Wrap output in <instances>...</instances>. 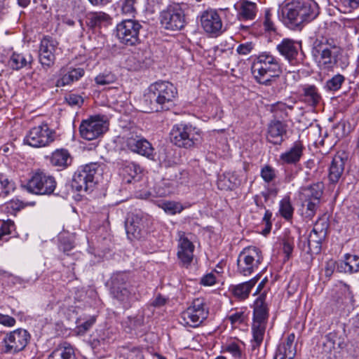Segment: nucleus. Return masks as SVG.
Segmentation results:
<instances>
[{
    "label": "nucleus",
    "mask_w": 359,
    "mask_h": 359,
    "mask_svg": "<svg viewBox=\"0 0 359 359\" xmlns=\"http://www.w3.org/2000/svg\"><path fill=\"white\" fill-rule=\"evenodd\" d=\"M280 213L286 219L292 217L294 208L289 197H285L280 202Z\"/></svg>",
    "instance_id": "a18cd8bd"
},
{
    "label": "nucleus",
    "mask_w": 359,
    "mask_h": 359,
    "mask_svg": "<svg viewBox=\"0 0 359 359\" xmlns=\"http://www.w3.org/2000/svg\"><path fill=\"white\" fill-rule=\"evenodd\" d=\"M318 14V5L313 0H292L278 10L279 18L290 29L312 21Z\"/></svg>",
    "instance_id": "f03ea898"
},
{
    "label": "nucleus",
    "mask_w": 359,
    "mask_h": 359,
    "mask_svg": "<svg viewBox=\"0 0 359 359\" xmlns=\"http://www.w3.org/2000/svg\"><path fill=\"white\" fill-rule=\"evenodd\" d=\"M216 282V277L212 273H210L204 276L201 280V283L205 286L213 285Z\"/></svg>",
    "instance_id": "e2e57ef3"
},
{
    "label": "nucleus",
    "mask_w": 359,
    "mask_h": 359,
    "mask_svg": "<svg viewBox=\"0 0 359 359\" xmlns=\"http://www.w3.org/2000/svg\"><path fill=\"white\" fill-rule=\"evenodd\" d=\"M150 217L140 210L132 212L125 222L126 231L130 239L140 238L142 231L149 225Z\"/></svg>",
    "instance_id": "4468645a"
},
{
    "label": "nucleus",
    "mask_w": 359,
    "mask_h": 359,
    "mask_svg": "<svg viewBox=\"0 0 359 359\" xmlns=\"http://www.w3.org/2000/svg\"><path fill=\"white\" fill-rule=\"evenodd\" d=\"M201 24L204 31L212 36H217L223 32L222 18L215 10H207L201 16Z\"/></svg>",
    "instance_id": "6ab92c4d"
},
{
    "label": "nucleus",
    "mask_w": 359,
    "mask_h": 359,
    "mask_svg": "<svg viewBox=\"0 0 359 359\" xmlns=\"http://www.w3.org/2000/svg\"><path fill=\"white\" fill-rule=\"evenodd\" d=\"M48 359H76L74 348L64 343L51 353Z\"/></svg>",
    "instance_id": "e433bc0d"
},
{
    "label": "nucleus",
    "mask_w": 359,
    "mask_h": 359,
    "mask_svg": "<svg viewBox=\"0 0 359 359\" xmlns=\"http://www.w3.org/2000/svg\"><path fill=\"white\" fill-rule=\"evenodd\" d=\"M339 292L341 294L344 295V297L341 298V302L344 304L353 303V294L350 290L348 285L344 284L339 288Z\"/></svg>",
    "instance_id": "603ef678"
},
{
    "label": "nucleus",
    "mask_w": 359,
    "mask_h": 359,
    "mask_svg": "<svg viewBox=\"0 0 359 359\" xmlns=\"http://www.w3.org/2000/svg\"><path fill=\"white\" fill-rule=\"evenodd\" d=\"M119 352L126 359H144L142 351L138 347L124 346L120 347Z\"/></svg>",
    "instance_id": "a19ab883"
},
{
    "label": "nucleus",
    "mask_w": 359,
    "mask_h": 359,
    "mask_svg": "<svg viewBox=\"0 0 359 359\" xmlns=\"http://www.w3.org/2000/svg\"><path fill=\"white\" fill-rule=\"evenodd\" d=\"M300 46L294 40L290 39H283L280 43L276 46V50L280 55L285 58L291 65L297 63V57L299 53Z\"/></svg>",
    "instance_id": "5701e85b"
},
{
    "label": "nucleus",
    "mask_w": 359,
    "mask_h": 359,
    "mask_svg": "<svg viewBox=\"0 0 359 359\" xmlns=\"http://www.w3.org/2000/svg\"><path fill=\"white\" fill-rule=\"evenodd\" d=\"M65 99L67 103L72 107H80L83 103V97L76 94H68Z\"/></svg>",
    "instance_id": "5fc2aeb1"
},
{
    "label": "nucleus",
    "mask_w": 359,
    "mask_h": 359,
    "mask_svg": "<svg viewBox=\"0 0 359 359\" xmlns=\"http://www.w3.org/2000/svg\"><path fill=\"white\" fill-rule=\"evenodd\" d=\"M29 332L24 329H17L6 334L4 339V352L13 354L23 350L29 339Z\"/></svg>",
    "instance_id": "dca6fc26"
},
{
    "label": "nucleus",
    "mask_w": 359,
    "mask_h": 359,
    "mask_svg": "<svg viewBox=\"0 0 359 359\" xmlns=\"http://www.w3.org/2000/svg\"><path fill=\"white\" fill-rule=\"evenodd\" d=\"M140 23L135 20H124L116 25V36L119 42L126 46H135L140 42Z\"/></svg>",
    "instance_id": "f8f14e48"
},
{
    "label": "nucleus",
    "mask_w": 359,
    "mask_h": 359,
    "mask_svg": "<svg viewBox=\"0 0 359 359\" xmlns=\"http://www.w3.org/2000/svg\"><path fill=\"white\" fill-rule=\"evenodd\" d=\"M50 163L58 170H64L72 163V157L67 149H56L50 156Z\"/></svg>",
    "instance_id": "7c9ffc66"
},
{
    "label": "nucleus",
    "mask_w": 359,
    "mask_h": 359,
    "mask_svg": "<svg viewBox=\"0 0 359 359\" xmlns=\"http://www.w3.org/2000/svg\"><path fill=\"white\" fill-rule=\"evenodd\" d=\"M262 261V253L258 248H245L237 258V273L244 276H250L258 269Z\"/></svg>",
    "instance_id": "6e6552de"
},
{
    "label": "nucleus",
    "mask_w": 359,
    "mask_h": 359,
    "mask_svg": "<svg viewBox=\"0 0 359 359\" xmlns=\"http://www.w3.org/2000/svg\"><path fill=\"white\" fill-rule=\"evenodd\" d=\"M336 334L334 332H330L325 336L323 346L324 352L330 353L334 348L335 345Z\"/></svg>",
    "instance_id": "3c124183"
},
{
    "label": "nucleus",
    "mask_w": 359,
    "mask_h": 359,
    "mask_svg": "<svg viewBox=\"0 0 359 359\" xmlns=\"http://www.w3.org/2000/svg\"><path fill=\"white\" fill-rule=\"evenodd\" d=\"M305 147L301 141L294 142L291 147L280 155L282 164H296L303 156Z\"/></svg>",
    "instance_id": "a878e982"
},
{
    "label": "nucleus",
    "mask_w": 359,
    "mask_h": 359,
    "mask_svg": "<svg viewBox=\"0 0 359 359\" xmlns=\"http://www.w3.org/2000/svg\"><path fill=\"white\" fill-rule=\"evenodd\" d=\"M55 139V132L47 123L32 128L24 138V143L32 147H43L49 145Z\"/></svg>",
    "instance_id": "9b49d317"
},
{
    "label": "nucleus",
    "mask_w": 359,
    "mask_h": 359,
    "mask_svg": "<svg viewBox=\"0 0 359 359\" xmlns=\"http://www.w3.org/2000/svg\"><path fill=\"white\" fill-rule=\"evenodd\" d=\"M327 224L317 222L309 237L304 241L303 250L311 255H318L321 251L322 241L327 234Z\"/></svg>",
    "instance_id": "2eb2a0df"
},
{
    "label": "nucleus",
    "mask_w": 359,
    "mask_h": 359,
    "mask_svg": "<svg viewBox=\"0 0 359 359\" xmlns=\"http://www.w3.org/2000/svg\"><path fill=\"white\" fill-rule=\"evenodd\" d=\"M336 267V262L333 259L328 260L325 266V275L327 278H330L333 274Z\"/></svg>",
    "instance_id": "680f3d73"
},
{
    "label": "nucleus",
    "mask_w": 359,
    "mask_h": 359,
    "mask_svg": "<svg viewBox=\"0 0 359 359\" xmlns=\"http://www.w3.org/2000/svg\"><path fill=\"white\" fill-rule=\"evenodd\" d=\"M341 4L349 11L359 7V0H340Z\"/></svg>",
    "instance_id": "338daca9"
},
{
    "label": "nucleus",
    "mask_w": 359,
    "mask_h": 359,
    "mask_svg": "<svg viewBox=\"0 0 359 359\" xmlns=\"http://www.w3.org/2000/svg\"><path fill=\"white\" fill-rule=\"evenodd\" d=\"M189 9L187 3H172L161 13V25L166 29L181 30L187 23L186 15Z\"/></svg>",
    "instance_id": "0eeeda50"
},
{
    "label": "nucleus",
    "mask_w": 359,
    "mask_h": 359,
    "mask_svg": "<svg viewBox=\"0 0 359 359\" xmlns=\"http://www.w3.org/2000/svg\"><path fill=\"white\" fill-rule=\"evenodd\" d=\"M225 351L230 353L236 359H239L242 356L241 348L235 342L227 344L225 346Z\"/></svg>",
    "instance_id": "4d7b16f0"
},
{
    "label": "nucleus",
    "mask_w": 359,
    "mask_h": 359,
    "mask_svg": "<svg viewBox=\"0 0 359 359\" xmlns=\"http://www.w3.org/2000/svg\"><path fill=\"white\" fill-rule=\"evenodd\" d=\"M86 25L91 29L107 27L111 23V18L104 12H92L86 15Z\"/></svg>",
    "instance_id": "c85d7f7f"
},
{
    "label": "nucleus",
    "mask_w": 359,
    "mask_h": 359,
    "mask_svg": "<svg viewBox=\"0 0 359 359\" xmlns=\"http://www.w3.org/2000/svg\"><path fill=\"white\" fill-rule=\"evenodd\" d=\"M347 155L344 152L337 153L332 160L329 168L328 177L331 182L337 183L340 180L344 171Z\"/></svg>",
    "instance_id": "393cba45"
},
{
    "label": "nucleus",
    "mask_w": 359,
    "mask_h": 359,
    "mask_svg": "<svg viewBox=\"0 0 359 359\" xmlns=\"http://www.w3.org/2000/svg\"><path fill=\"white\" fill-rule=\"evenodd\" d=\"M311 55L321 69L333 71L334 68H340L344 70L349 65L348 55L331 38L316 39L312 45Z\"/></svg>",
    "instance_id": "f257e3e1"
},
{
    "label": "nucleus",
    "mask_w": 359,
    "mask_h": 359,
    "mask_svg": "<svg viewBox=\"0 0 359 359\" xmlns=\"http://www.w3.org/2000/svg\"><path fill=\"white\" fill-rule=\"evenodd\" d=\"M345 80L344 75L337 74L326 81L325 84V89L330 92L337 91L341 88Z\"/></svg>",
    "instance_id": "79ce46f5"
},
{
    "label": "nucleus",
    "mask_w": 359,
    "mask_h": 359,
    "mask_svg": "<svg viewBox=\"0 0 359 359\" xmlns=\"http://www.w3.org/2000/svg\"><path fill=\"white\" fill-rule=\"evenodd\" d=\"M263 25L266 32H276V27L273 20H271V14L269 10H266L265 11Z\"/></svg>",
    "instance_id": "13d9d810"
},
{
    "label": "nucleus",
    "mask_w": 359,
    "mask_h": 359,
    "mask_svg": "<svg viewBox=\"0 0 359 359\" xmlns=\"http://www.w3.org/2000/svg\"><path fill=\"white\" fill-rule=\"evenodd\" d=\"M15 322L14 318L0 313V324L7 327H13L15 325Z\"/></svg>",
    "instance_id": "052dcab7"
},
{
    "label": "nucleus",
    "mask_w": 359,
    "mask_h": 359,
    "mask_svg": "<svg viewBox=\"0 0 359 359\" xmlns=\"http://www.w3.org/2000/svg\"><path fill=\"white\" fill-rule=\"evenodd\" d=\"M15 229V226L14 222L11 220L8 219L6 221H3L0 222V241L4 240L7 241V238L4 239V237L6 236L10 235L12 233L13 231H14Z\"/></svg>",
    "instance_id": "09e8293b"
},
{
    "label": "nucleus",
    "mask_w": 359,
    "mask_h": 359,
    "mask_svg": "<svg viewBox=\"0 0 359 359\" xmlns=\"http://www.w3.org/2000/svg\"><path fill=\"white\" fill-rule=\"evenodd\" d=\"M259 278V276H257L248 281L233 285L231 291L233 295L241 299L248 298L252 288L255 285Z\"/></svg>",
    "instance_id": "72a5a7b5"
},
{
    "label": "nucleus",
    "mask_w": 359,
    "mask_h": 359,
    "mask_svg": "<svg viewBox=\"0 0 359 359\" xmlns=\"http://www.w3.org/2000/svg\"><path fill=\"white\" fill-rule=\"evenodd\" d=\"M194 244L187 237H180L177 257L183 266L188 267L190 265L194 257Z\"/></svg>",
    "instance_id": "cd10ccee"
},
{
    "label": "nucleus",
    "mask_w": 359,
    "mask_h": 359,
    "mask_svg": "<svg viewBox=\"0 0 359 359\" xmlns=\"http://www.w3.org/2000/svg\"><path fill=\"white\" fill-rule=\"evenodd\" d=\"M109 285L110 292L132 285L130 283V276L126 272L114 273L111 276Z\"/></svg>",
    "instance_id": "f704fd0d"
},
{
    "label": "nucleus",
    "mask_w": 359,
    "mask_h": 359,
    "mask_svg": "<svg viewBox=\"0 0 359 359\" xmlns=\"http://www.w3.org/2000/svg\"><path fill=\"white\" fill-rule=\"evenodd\" d=\"M340 271L355 273L359 271V257L353 255H346L345 261L339 266Z\"/></svg>",
    "instance_id": "58836bf2"
},
{
    "label": "nucleus",
    "mask_w": 359,
    "mask_h": 359,
    "mask_svg": "<svg viewBox=\"0 0 359 359\" xmlns=\"http://www.w3.org/2000/svg\"><path fill=\"white\" fill-rule=\"evenodd\" d=\"M141 172V168L133 162H126L121 168L123 180L130 184Z\"/></svg>",
    "instance_id": "4c0bfd02"
},
{
    "label": "nucleus",
    "mask_w": 359,
    "mask_h": 359,
    "mask_svg": "<svg viewBox=\"0 0 359 359\" xmlns=\"http://www.w3.org/2000/svg\"><path fill=\"white\" fill-rule=\"evenodd\" d=\"M94 80L97 86H104L114 83L116 77L111 72L104 71L97 75Z\"/></svg>",
    "instance_id": "37998d69"
},
{
    "label": "nucleus",
    "mask_w": 359,
    "mask_h": 359,
    "mask_svg": "<svg viewBox=\"0 0 359 359\" xmlns=\"http://www.w3.org/2000/svg\"><path fill=\"white\" fill-rule=\"evenodd\" d=\"M170 142L177 147L191 149L197 147L202 142L201 130L189 123H177L172 126L169 133Z\"/></svg>",
    "instance_id": "423d86ee"
},
{
    "label": "nucleus",
    "mask_w": 359,
    "mask_h": 359,
    "mask_svg": "<svg viewBox=\"0 0 359 359\" xmlns=\"http://www.w3.org/2000/svg\"><path fill=\"white\" fill-rule=\"evenodd\" d=\"M98 168L97 163H91L78 169L73 175L72 188L76 191H92L96 184Z\"/></svg>",
    "instance_id": "1a4fd4ad"
},
{
    "label": "nucleus",
    "mask_w": 359,
    "mask_h": 359,
    "mask_svg": "<svg viewBox=\"0 0 359 359\" xmlns=\"http://www.w3.org/2000/svg\"><path fill=\"white\" fill-rule=\"evenodd\" d=\"M57 186L54 177L41 170L33 174L22 187L28 192L36 195H50L53 194Z\"/></svg>",
    "instance_id": "9d476101"
},
{
    "label": "nucleus",
    "mask_w": 359,
    "mask_h": 359,
    "mask_svg": "<svg viewBox=\"0 0 359 359\" xmlns=\"http://www.w3.org/2000/svg\"><path fill=\"white\" fill-rule=\"evenodd\" d=\"M143 314H137L135 316H128L126 320L123 322V325L128 328L129 330H135L141 327L144 324Z\"/></svg>",
    "instance_id": "c03bdc74"
},
{
    "label": "nucleus",
    "mask_w": 359,
    "mask_h": 359,
    "mask_svg": "<svg viewBox=\"0 0 359 359\" xmlns=\"http://www.w3.org/2000/svg\"><path fill=\"white\" fill-rule=\"evenodd\" d=\"M303 101L309 106L316 107L322 100L318 88L314 85L306 84L302 87Z\"/></svg>",
    "instance_id": "2f4dec72"
},
{
    "label": "nucleus",
    "mask_w": 359,
    "mask_h": 359,
    "mask_svg": "<svg viewBox=\"0 0 359 359\" xmlns=\"http://www.w3.org/2000/svg\"><path fill=\"white\" fill-rule=\"evenodd\" d=\"M252 72L258 83L268 86L272 78L281 74L282 67L280 60L275 56L270 53H263L254 62Z\"/></svg>",
    "instance_id": "20e7f679"
},
{
    "label": "nucleus",
    "mask_w": 359,
    "mask_h": 359,
    "mask_svg": "<svg viewBox=\"0 0 359 359\" xmlns=\"http://www.w3.org/2000/svg\"><path fill=\"white\" fill-rule=\"evenodd\" d=\"M266 294H261L254 303L253 318L252 324V350L258 348L264 339L269 318V309L266 304Z\"/></svg>",
    "instance_id": "39448f33"
},
{
    "label": "nucleus",
    "mask_w": 359,
    "mask_h": 359,
    "mask_svg": "<svg viewBox=\"0 0 359 359\" xmlns=\"http://www.w3.org/2000/svg\"><path fill=\"white\" fill-rule=\"evenodd\" d=\"M106 130V123L97 118L83 121L79 127L81 136L87 140L97 138Z\"/></svg>",
    "instance_id": "aec40b11"
},
{
    "label": "nucleus",
    "mask_w": 359,
    "mask_h": 359,
    "mask_svg": "<svg viewBox=\"0 0 359 359\" xmlns=\"http://www.w3.org/2000/svg\"><path fill=\"white\" fill-rule=\"evenodd\" d=\"M34 59L31 54L23 55L13 53L10 58L9 65L14 70H20L22 68L31 69V65Z\"/></svg>",
    "instance_id": "473e14b6"
},
{
    "label": "nucleus",
    "mask_w": 359,
    "mask_h": 359,
    "mask_svg": "<svg viewBox=\"0 0 359 359\" xmlns=\"http://www.w3.org/2000/svg\"><path fill=\"white\" fill-rule=\"evenodd\" d=\"M234 8L236 17L241 21L253 20L258 13L257 4L249 0H238L234 4Z\"/></svg>",
    "instance_id": "4be33fe9"
},
{
    "label": "nucleus",
    "mask_w": 359,
    "mask_h": 359,
    "mask_svg": "<svg viewBox=\"0 0 359 359\" xmlns=\"http://www.w3.org/2000/svg\"><path fill=\"white\" fill-rule=\"evenodd\" d=\"M271 217H272V213L269 210H266L265 211V214H264V217H263V221L266 224V228L264 230V234H266V233H269L270 231H271V223L270 219H271Z\"/></svg>",
    "instance_id": "0e129e2a"
},
{
    "label": "nucleus",
    "mask_w": 359,
    "mask_h": 359,
    "mask_svg": "<svg viewBox=\"0 0 359 359\" xmlns=\"http://www.w3.org/2000/svg\"><path fill=\"white\" fill-rule=\"evenodd\" d=\"M110 293L125 309L130 308L132 304L138 299L136 288L133 285L111 291Z\"/></svg>",
    "instance_id": "b1692460"
},
{
    "label": "nucleus",
    "mask_w": 359,
    "mask_h": 359,
    "mask_svg": "<svg viewBox=\"0 0 359 359\" xmlns=\"http://www.w3.org/2000/svg\"><path fill=\"white\" fill-rule=\"evenodd\" d=\"M95 321V318H93L88 320H86V322L82 323L81 325L78 326L77 329H78L79 333H81V334L85 333L86 331H88L91 327V326L94 324Z\"/></svg>",
    "instance_id": "69168bd1"
},
{
    "label": "nucleus",
    "mask_w": 359,
    "mask_h": 359,
    "mask_svg": "<svg viewBox=\"0 0 359 359\" xmlns=\"http://www.w3.org/2000/svg\"><path fill=\"white\" fill-rule=\"evenodd\" d=\"M162 209L169 215H175L180 213L183 210L182 205L180 203L174 201H165L161 205Z\"/></svg>",
    "instance_id": "de8ad7c7"
},
{
    "label": "nucleus",
    "mask_w": 359,
    "mask_h": 359,
    "mask_svg": "<svg viewBox=\"0 0 359 359\" xmlns=\"http://www.w3.org/2000/svg\"><path fill=\"white\" fill-rule=\"evenodd\" d=\"M229 319L232 325L241 324L243 321V313L242 312H236L229 316Z\"/></svg>",
    "instance_id": "774afa93"
},
{
    "label": "nucleus",
    "mask_w": 359,
    "mask_h": 359,
    "mask_svg": "<svg viewBox=\"0 0 359 359\" xmlns=\"http://www.w3.org/2000/svg\"><path fill=\"white\" fill-rule=\"evenodd\" d=\"M85 70L83 68L72 67H62L58 74V78L56 81L55 86L57 87H64L69 86L73 83L79 81L84 76Z\"/></svg>",
    "instance_id": "412c9836"
},
{
    "label": "nucleus",
    "mask_w": 359,
    "mask_h": 359,
    "mask_svg": "<svg viewBox=\"0 0 359 359\" xmlns=\"http://www.w3.org/2000/svg\"><path fill=\"white\" fill-rule=\"evenodd\" d=\"M126 146L130 151L147 158H153L154 148L151 144L144 137L130 133L123 137Z\"/></svg>",
    "instance_id": "f3484780"
},
{
    "label": "nucleus",
    "mask_w": 359,
    "mask_h": 359,
    "mask_svg": "<svg viewBox=\"0 0 359 359\" xmlns=\"http://www.w3.org/2000/svg\"><path fill=\"white\" fill-rule=\"evenodd\" d=\"M261 177L265 182L269 183L276 177V170L270 165H264L261 170Z\"/></svg>",
    "instance_id": "8fccbe9b"
},
{
    "label": "nucleus",
    "mask_w": 359,
    "mask_h": 359,
    "mask_svg": "<svg viewBox=\"0 0 359 359\" xmlns=\"http://www.w3.org/2000/svg\"><path fill=\"white\" fill-rule=\"evenodd\" d=\"M137 0H122L121 11L125 14L133 15L136 11Z\"/></svg>",
    "instance_id": "864d4df0"
},
{
    "label": "nucleus",
    "mask_w": 359,
    "mask_h": 359,
    "mask_svg": "<svg viewBox=\"0 0 359 359\" xmlns=\"http://www.w3.org/2000/svg\"><path fill=\"white\" fill-rule=\"evenodd\" d=\"M162 4V0H145L146 10L150 13H154L158 10Z\"/></svg>",
    "instance_id": "bf43d9fd"
},
{
    "label": "nucleus",
    "mask_w": 359,
    "mask_h": 359,
    "mask_svg": "<svg viewBox=\"0 0 359 359\" xmlns=\"http://www.w3.org/2000/svg\"><path fill=\"white\" fill-rule=\"evenodd\" d=\"M320 201L304 198L302 202V215L305 218L311 219L319 208Z\"/></svg>",
    "instance_id": "ea45409f"
},
{
    "label": "nucleus",
    "mask_w": 359,
    "mask_h": 359,
    "mask_svg": "<svg viewBox=\"0 0 359 359\" xmlns=\"http://www.w3.org/2000/svg\"><path fill=\"white\" fill-rule=\"evenodd\" d=\"M323 184L321 182L313 184L309 187L302 188L301 195L304 198L320 201L323 195Z\"/></svg>",
    "instance_id": "c9c22d12"
},
{
    "label": "nucleus",
    "mask_w": 359,
    "mask_h": 359,
    "mask_svg": "<svg viewBox=\"0 0 359 359\" xmlns=\"http://www.w3.org/2000/svg\"><path fill=\"white\" fill-rule=\"evenodd\" d=\"M57 44V42L49 36H46L41 40L39 60L44 69H47L54 65L55 61V52Z\"/></svg>",
    "instance_id": "a211bd4d"
},
{
    "label": "nucleus",
    "mask_w": 359,
    "mask_h": 359,
    "mask_svg": "<svg viewBox=\"0 0 359 359\" xmlns=\"http://www.w3.org/2000/svg\"><path fill=\"white\" fill-rule=\"evenodd\" d=\"M0 196H7L15 189V184L13 181L10 180L4 175H0Z\"/></svg>",
    "instance_id": "49530a36"
},
{
    "label": "nucleus",
    "mask_w": 359,
    "mask_h": 359,
    "mask_svg": "<svg viewBox=\"0 0 359 359\" xmlns=\"http://www.w3.org/2000/svg\"><path fill=\"white\" fill-rule=\"evenodd\" d=\"M208 316V309L203 299H196L187 309L182 313L181 318L190 327H198Z\"/></svg>",
    "instance_id": "ddd939ff"
},
{
    "label": "nucleus",
    "mask_w": 359,
    "mask_h": 359,
    "mask_svg": "<svg viewBox=\"0 0 359 359\" xmlns=\"http://www.w3.org/2000/svg\"><path fill=\"white\" fill-rule=\"evenodd\" d=\"M254 48L255 44L252 42H245L238 46L236 52L240 55H247L252 51Z\"/></svg>",
    "instance_id": "6e6d98bb"
},
{
    "label": "nucleus",
    "mask_w": 359,
    "mask_h": 359,
    "mask_svg": "<svg viewBox=\"0 0 359 359\" xmlns=\"http://www.w3.org/2000/svg\"><path fill=\"white\" fill-rule=\"evenodd\" d=\"M286 133V126L280 121H271L267 131V140L273 144H280L283 135Z\"/></svg>",
    "instance_id": "c756f323"
},
{
    "label": "nucleus",
    "mask_w": 359,
    "mask_h": 359,
    "mask_svg": "<svg viewBox=\"0 0 359 359\" xmlns=\"http://www.w3.org/2000/svg\"><path fill=\"white\" fill-rule=\"evenodd\" d=\"M177 96V88L172 83L158 81L149 86L148 93L144 95V102H149L151 111L168 110Z\"/></svg>",
    "instance_id": "7ed1b4c3"
},
{
    "label": "nucleus",
    "mask_w": 359,
    "mask_h": 359,
    "mask_svg": "<svg viewBox=\"0 0 359 359\" xmlns=\"http://www.w3.org/2000/svg\"><path fill=\"white\" fill-rule=\"evenodd\" d=\"M294 339V334H290L285 341L277 347L273 359H294L297 353Z\"/></svg>",
    "instance_id": "bb28decb"
}]
</instances>
